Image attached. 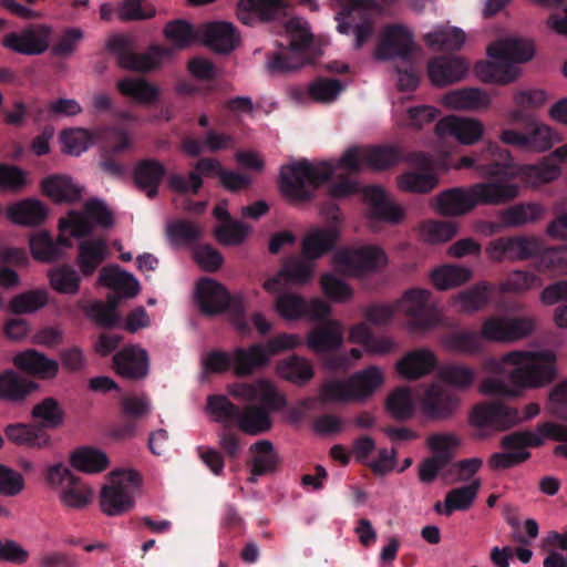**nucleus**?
I'll list each match as a JSON object with an SVG mask.
<instances>
[{"instance_id": "29", "label": "nucleus", "mask_w": 567, "mask_h": 567, "mask_svg": "<svg viewBox=\"0 0 567 567\" xmlns=\"http://www.w3.org/2000/svg\"><path fill=\"white\" fill-rule=\"evenodd\" d=\"M132 142L127 133L121 128L112 130V140H106L101 145L100 167L112 177H121L125 174L126 167L117 157L128 151Z\"/></svg>"}, {"instance_id": "24", "label": "nucleus", "mask_w": 567, "mask_h": 567, "mask_svg": "<svg viewBox=\"0 0 567 567\" xmlns=\"http://www.w3.org/2000/svg\"><path fill=\"white\" fill-rule=\"evenodd\" d=\"M116 126H99L90 131L83 127H73L60 133V142L63 145V152L68 155L79 156L85 152L92 144L112 140V130Z\"/></svg>"}, {"instance_id": "6", "label": "nucleus", "mask_w": 567, "mask_h": 567, "mask_svg": "<svg viewBox=\"0 0 567 567\" xmlns=\"http://www.w3.org/2000/svg\"><path fill=\"white\" fill-rule=\"evenodd\" d=\"M487 55L493 61H481L475 65L480 80L507 84L519 74V68L515 64L528 62L534 55V48L528 40L507 38L489 44Z\"/></svg>"}, {"instance_id": "51", "label": "nucleus", "mask_w": 567, "mask_h": 567, "mask_svg": "<svg viewBox=\"0 0 567 567\" xmlns=\"http://www.w3.org/2000/svg\"><path fill=\"white\" fill-rule=\"evenodd\" d=\"M277 371L281 378L300 386L308 383L313 377L311 363L297 354L279 362Z\"/></svg>"}, {"instance_id": "59", "label": "nucleus", "mask_w": 567, "mask_h": 567, "mask_svg": "<svg viewBox=\"0 0 567 567\" xmlns=\"http://www.w3.org/2000/svg\"><path fill=\"white\" fill-rule=\"evenodd\" d=\"M540 301L547 306L565 301L555 308V323L567 328V280H559L542 290Z\"/></svg>"}, {"instance_id": "18", "label": "nucleus", "mask_w": 567, "mask_h": 567, "mask_svg": "<svg viewBox=\"0 0 567 567\" xmlns=\"http://www.w3.org/2000/svg\"><path fill=\"white\" fill-rule=\"evenodd\" d=\"M51 32L45 24H31L20 32L7 33L3 45L23 55H39L49 49Z\"/></svg>"}, {"instance_id": "9", "label": "nucleus", "mask_w": 567, "mask_h": 567, "mask_svg": "<svg viewBox=\"0 0 567 567\" xmlns=\"http://www.w3.org/2000/svg\"><path fill=\"white\" fill-rule=\"evenodd\" d=\"M141 476L135 470H115L110 473L107 485L100 492V506L109 517L125 515L135 507V495Z\"/></svg>"}, {"instance_id": "13", "label": "nucleus", "mask_w": 567, "mask_h": 567, "mask_svg": "<svg viewBox=\"0 0 567 567\" xmlns=\"http://www.w3.org/2000/svg\"><path fill=\"white\" fill-rule=\"evenodd\" d=\"M534 330L533 317H487L477 333L483 341L513 343L528 338Z\"/></svg>"}, {"instance_id": "35", "label": "nucleus", "mask_w": 567, "mask_h": 567, "mask_svg": "<svg viewBox=\"0 0 567 567\" xmlns=\"http://www.w3.org/2000/svg\"><path fill=\"white\" fill-rule=\"evenodd\" d=\"M458 396L440 385H432L424 392L423 409L432 419H449L458 409Z\"/></svg>"}, {"instance_id": "20", "label": "nucleus", "mask_w": 567, "mask_h": 567, "mask_svg": "<svg viewBox=\"0 0 567 567\" xmlns=\"http://www.w3.org/2000/svg\"><path fill=\"white\" fill-rule=\"evenodd\" d=\"M226 169L220 162L214 157H202L195 165V171H189L188 176L172 174L168 178V187L178 194L197 195L203 187L204 181L200 177H220Z\"/></svg>"}, {"instance_id": "61", "label": "nucleus", "mask_w": 567, "mask_h": 567, "mask_svg": "<svg viewBox=\"0 0 567 567\" xmlns=\"http://www.w3.org/2000/svg\"><path fill=\"white\" fill-rule=\"evenodd\" d=\"M386 410L391 417L398 421H406L414 415V402L406 386H400L390 392L386 400Z\"/></svg>"}, {"instance_id": "14", "label": "nucleus", "mask_w": 567, "mask_h": 567, "mask_svg": "<svg viewBox=\"0 0 567 567\" xmlns=\"http://www.w3.org/2000/svg\"><path fill=\"white\" fill-rule=\"evenodd\" d=\"M559 174L558 164L550 162L549 158H545L538 164L518 165L513 163L512 155H509V159L503 162L497 179L493 181L503 184H515L514 179L519 178L524 184L537 187L557 179Z\"/></svg>"}, {"instance_id": "30", "label": "nucleus", "mask_w": 567, "mask_h": 567, "mask_svg": "<svg viewBox=\"0 0 567 567\" xmlns=\"http://www.w3.org/2000/svg\"><path fill=\"white\" fill-rule=\"evenodd\" d=\"M113 369L122 379L140 380L148 371L147 352L140 347L128 346L113 354Z\"/></svg>"}, {"instance_id": "23", "label": "nucleus", "mask_w": 567, "mask_h": 567, "mask_svg": "<svg viewBox=\"0 0 567 567\" xmlns=\"http://www.w3.org/2000/svg\"><path fill=\"white\" fill-rule=\"evenodd\" d=\"M506 159H508V151L496 142H488L480 154L461 156L458 167L476 169L484 177L497 181L503 162Z\"/></svg>"}, {"instance_id": "53", "label": "nucleus", "mask_w": 567, "mask_h": 567, "mask_svg": "<svg viewBox=\"0 0 567 567\" xmlns=\"http://www.w3.org/2000/svg\"><path fill=\"white\" fill-rule=\"evenodd\" d=\"M547 95L545 91L539 89L523 90L516 92L513 96L515 110L512 111L511 117L514 122H523L533 118L528 112L537 110L546 102Z\"/></svg>"}, {"instance_id": "32", "label": "nucleus", "mask_w": 567, "mask_h": 567, "mask_svg": "<svg viewBox=\"0 0 567 567\" xmlns=\"http://www.w3.org/2000/svg\"><path fill=\"white\" fill-rule=\"evenodd\" d=\"M199 39L205 45L217 53H229L239 43L238 33L231 23L225 21L210 22L199 29Z\"/></svg>"}, {"instance_id": "62", "label": "nucleus", "mask_w": 567, "mask_h": 567, "mask_svg": "<svg viewBox=\"0 0 567 567\" xmlns=\"http://www.w3.org/2000/svg\"><path fill=\"white\" fill-rule=\"evenodd\" d=\"M31 416L41 421L40 426L56 429L64 423V410L54 398H45L33 405Z\"/></svg>"}, {"instance_id": "25", "label": "nucleus", "mask_w": 567, "mask_h": 567, "mask_svg": "<svg viewBox=\"0 0 567 567\" xmlns=\"http://www.w3.org/2000/svg\"><path fill=\"white\" fill-rule=\"evenodd\" d=\"M238 19L243 24L252 27L257 21H269L288 16L287 0H240Z\"/></svg>"}, {"instance_id": "45", "label": "nucleus", "mask_w": 567, "mask_h": 567, "mask_svg": "<svg viewBox=\"0 0 567 567\" xmlns=\"http://www.w3.org/2000/svg\"><path fill=\"white\" fill-rule=\"evenodd\" d=\"M41 192L54 203H75L81 199L83 187L70 177L53 175L42 179Z\"/></svg>"}, {"instance_id": "47", "label": "nucleus", "mask_w": 567, "mask_h": 567, "mask_svg": "<svg viewBox=\"0 0 567 567\" xmlns=\"http://www.w3.org/2000/svg\"><path fill=\"white\" fill-rule=\"evenodd\" d=\"M443 103L453 110L475 111L486 109L489 103L488 95L477 87H463L451 91L443 97Z\"/></svg>"}, {"instance_id": "31", "label": "nucleus", "mask_w": 567, "mask_h": 567, "mask_svg": "<svg viewBox=\"0 0 567 567\" xmlns=\"http://www.w3.org/2000/svg\"><path fill=\"white\" fill-rule=\"evenodd\" d=\"M468 71V64L461 56H435L427 63V76L435 86L456 83Z\"/></svg>"}, {"instance_id": "43", "label": "nucleus", "mask_w": 567, "mask_h": 567, "mask_svg": "<svg viewBox=\"0 0 567 567\" xmlns=\"http://www.w3.org/2000/svg\"><path fill=\"white\" fill-rule=\"evenodd\" d=\"M250 451L255 454L250 461V483H256V477L272 474L277 471L280 458L269 440L256 442L250 446Z\"/></svg>"}, {"instance_id": "60", "label": "nucleus", "mask_w": 567, "mask_h": 567, "mask_svg": "<svg viewBox=\"0 0 567 567\" xmlns=\"http://www.w3.org/2000/svg\"><path fill=\"white\" fill-rule=\"evenodd\" d=\"M49 301L47 290L33 289L22 293L14 295L8 303L13 315L33 313L47 306Z\"/></svg>"}, {"instance_id": "36", "label": "nucleus", "mask_w": 567, "mask_h": 567, "mask_svg": "<svg viewBox=\"0 0 567 567\" xmlns=\"http://www.w3.org/2000/svg\"><path fill=\"white\" fill-rule=\"evenodd\" d=\"M13 364L20 371L39 379H54L59 371V363L49 359L35 349L24 350L13 358Z\"/></svg>"}, {"instance_id": "17", "label": "nucleus", "mask_w": 567, "mask_h": 567, "mask_svg": "<svg viewBox=\"0 0 567 567\" xmlns=\"http://www.w3.org/2000/svg\"><path fill=\"white\" fill-rule=\"evenodd\" d=\"M371 0H346L343 11L338 13L337 30L340 34L354 33V49L359 50L373 34V23L370 18L362 17L357 21L355 13L367 9Z\"/></svg>"}, {"instance_id": "48", "label": "nucleus", "mask_w": 567, "mask_h": 567, "mask_svg": "<svg viewBox=\"0 0 567 567\" xmlns=\"http://www.w3.org/2000/svg\"><path fill=\"white\" fill-rule=\"evenodd\" d=\"M444 349L466 355H476L484 349L477 331L463 329L449 332L442 339Z\"/></svg>"}, {"instance_id": "28", "label": "nucleus", "mask_w": 567, "mask_h": 567, "mask_svg": "<svg viewBox=\"0 0 567 567\" xmlns=\"http://www.w3.org/2000/svg\"><path fill=\"white\" fill-rule=\"evenodd\" d=\"M484 126L476 118L445 116L436 122L435 134L441 138L452 136L462 144H473L481 138Z\"/></svg>"}, {"instance_id": "46", "label": "nucleus", "mask_w": 567, "mask_h": 567, "mask_svg": "<svg viewBox=\"0 0 567 567\" xmlns=\"http://www.w3.org/2000/svg\"><path fill=\"white\" fill-rule=\"evenodd\" d=\"M100 284L109 287L113 292L124 296V298H134L140 286L134 276L118 266H109L102 268L99 276Z\"/></svg>"}, {"instance_id": "34", "label": "nucleus", "mask_w": 567, "mask_h": 567, "mask_svg": "<svg viewBox=\"0 0 567 567\" xmlns=\"http://www.w3.org/2000/svg\"><path fill=\"white\" fill-rule=\"evenodd\" d=\"M436 364V357L432 351L419 348L405 353L396 363V370L404 379L417 380L433 372Z\"/></svg>"}, {"instance_id": "8", "label": "nucleus", "mask_w": 567, "mask_h": 567, "mask_svg": "<svg viewBox=\"0 0 567 567\" xmlns=\"http://www.w3.org/2000/svg\"><path fill=\"white\" fill-rule=\"evenodd\" d=\"M196 302L206 317H215L223 312L229 313L231 323L241 333L249 332V323L245 317V302L240 295H231L215 279L204 278L196 286Z\"/></svg>"}, {"instance_id": "4", "label": "nucleus", "mask_w": 567, "mask_h": 567, "mask_svg": "<svg viewBox=\"0 0 567 567\" xmlns=\"http://www.w3.org/2000/svg\"><path fill=\"white\" fill-rule=\"evenodd\" d=\"M519 196L517 184L494 181L476 183L470 187H452L436 196V210L444 216H462L477 205H501Z\"/></svg>"}, {"instance_id": "19", "label": "nucleus", "mask_w": 567, "mask_h": 567, "mask_svg": "<svg viewBox=\"0 0 567 567\" xmlns=\"http://www.w3.org/2000/svg\"><path fill=\"white\" fill-rule=\"evenodd\" d=\"M107 48L116 54L117 64L125 70L137 72H146L153 70L161 63L162 58L166 53L164 49L153 47L147 53L137 54L131 50L130 42L123 37L112 38Z\"/></svg>"}, {"instance_id": "38", "label": "nucleus", "mask_w": 567, "mask_h": 567, "mask_svg": "<svg viewBox=\"0 0 567 567\" xmlns=\"http://www.w3.org/2000/svg\"><path fill=\"white\" fill-rule=\"evenodd\" d=\"M6 437L16 445L44 449L51 444V439L44 427L38 424L12 423L4 429Z\"/></svg>"}, {"instance_id": "40", "label": "nucleus", "mask_w": 567, "mask_h": 567, "mask_svg": "<svg viewBox=\"0 0 567 567\" xmlns=\"http://www.w3.org/2000/svg\"><path fill=\"white\" fill-rule=\"evenodd\" d=\"M495 291V286L487 281H480L454 296V305L458 311L472 315L487 307Z\"/></svg>"}, {"instance_id": "11", "label": "nucleus", "mask_w": 567, "mask_h": 567, "mask_svg": "<svg viewBox=\"0 0 567 567\" xmlns=\"http://www.w3.org/2000/svg\"><path fill=\"white\" fill-rule=\"evenodd\" d=\"M337 270L347 277L363 278L388 264V256L382 248L373 245L361 248H341L332 256Z\"/></svg>"}, {"instance_id": "15", "label": "nucleus", "mask_w": 567, "mask_h": 567, "mask_svg": "<svg viewBox=\"0 0 567 567\" xmlns=\"http://www.w3.org/2000/svg\"><path fill=\"white\" fill-rule=\"evenodd\" d=\"M426 443L434 455L419 465V480L423 483H432L441 470L451 463L453 449L458 446L460 441L451 433H435L426 439Z\"/></svg>"}, {"instance_id": "16", "label": "nucleus", "mask_w": 567, "mask_h": 567, "mask_svg": "<svg viewBox=\"0 0 567 567\" xmlns=\"http://www.w3.org/2000/svg\"><path fill=\"white\" fill-rule=\"evenodd\" d=\"M523 123H525L523 133L504 130L501 134L502 142L528 151H546L554 146L555 133L548 125L534 118L525 120Z\"/></svg>"}, {"instance_id": "64", "label": "nucleus", "mask_w": 567, "mask_h": 567, "mask_svg": "<svg viewBox=\"0 0 567 567\" xmlns=\"http://www.w3.org/2000/svg\"><path fill=\"white\" fill-rule=\"evenodd\" d=\"M313 260L292 256L285 261L281 269V276H286V282L305 285L312 280Z\"/></svg>"}, {"instance_id": "26", "label": "nucleus", "mask_w": 567, "mask_h": 567, "mask_svg": "<svg viewBox=\"0 0 567 567\" xmlns=\"http://www.w3.org/2000/svg\"><path fill=\"white\" fill-rule=\"evenodd\" d=\"M363 197L369 206L367 215L371 220L396 225L404 217L401 207L389 199L386 192L380 186H365Z\"/></svg>"}, {"instance_id": "54", "label": "nucleus", "mask_w": 567, "mask_h": 567, "mask_svg": "<svg viewBox=\"0 0 567 567\" xmlns=\"http://www.w3.org/2000/svg\"><path fill=\"white\" fill-rule=\"evenodd\" d=\"M543 214L542 207L536 203L515 204L509 208L503 209L498 215V220L505 227H516L537 221Z\"/></svg>"}, {"instance_id": "12", "label": "nucleus", "mask_w": 567, "mask_h": 567, "mask_svg": "<svg viewBox=\"0 0 567 567\" xmlns=\"http://www.w3.org/2000/svg\"><path fill=\"white\" fill-rule=\"evenodd\" d=\"M49 485L62 486L59 499L65 508L82 509L91 503L92 491L63 463L49 466L45 474Z\"/></svg>"}, {"instance_id": "1", "label": "nucleus", "mask_w": 567, "mask_h": 567, "mask_svg": "<svg viewBox=\"0 0 567 567\" xmlns=\"http://www.w3.org/2000/svg\"><path fill=\"white\" fill-rule=\"evenodd\" d=\"M556 354L549 350L523 351L513 350L505 353L497 363V370L507 372L513 386L497 378H486L481 382L480 392L494 396L493 401L478 403L472 408L470 424L478 429L488 427L498 432L512 429L522 422L519 411L507 405L504 399L520 395L523 389L547 385L556 378Z\"/></svg>"}, {"instance_id": "39", "label": "nucleus", "mask_w": 567, "mask_h": 567, "mask_svg": "<svg viewBox=\"0 0 567 567\" xmlns=\"http://www.w3.org/2000/svg\"><path fill=\"white\" fill-rule=\"evenodd\" d=\"M107 256L109 247L104 238L82 239L78 244L76 265L84 277L91 276Z\"/></svg>"}, {"instance_id": "41", "label": "nucleus", "mask_w": 567, "mask_h": 567, "mask_svg": "<svg viewBox=\"0 0 567 567\" xmlns=\"http://www.w3.org/2000/svg\"><path fill=\"white\" fill-rule=\"evenodd\" d=\"M306 343H308L310 350L317 353L334 351L342 343V327L336 320L321 323L308 333Z\"/></svg>"}, {"instance_id": "5", "label": "nucleus", "mask_w": 567, "mask_h": 567, "mask_svg": "<svg viewBox=\"0 0 567 567\" xmlns=\"http://www.w3.org/2000/svg\"><path fill=\"white\" fill-rule=\"evenodd\" d=\"M431 291L421 288L409 289L395 305L374 303L364 309V318L371 324H386L396 311L409 317L413 331H426L441 322L440 310L431 302Z\"/></svg>"}, {"instance_id": "56", "label": "nucleus", "mask_w": 567, "mask_h": 567, "mask_svg": "<svg viewBox=\"0 0 567 567\" xmlns=\"http://www.w3.org/2000/svg\"><path fill=\"white\" fill-rule=\"evenodd\" d=\"M472 277V271L457 265H443L432 271L431 280L439 290H449L453 287H460L467 282Z\"/></svg>"}, {"instance_id": "44", "label": "nucleus", "mask_w": 567, "mask_h": 567, "mask_svg": "<svg viewBox=\"0 0 567 567\" xmlns=\"http://www.w3.org/2000/svg\"><path fill=\"white\" fill-rule=\"evenodd\" d=\"M265 346L251 344L249 348H236L231 353L233 371L240 378L248 377L259 367L268 363Z\"/></svg>"}, {"instance_id": "22", "label": "nucleus", "mask_w": 567, "mask_h": 567, "mask_svg": "<svg viewBox=\"0 0 567 567\" xmlns=\"http://www.w3.org/2000/svg\"><path fill=\"white\" fill-rule=\"evenodd\" d=\"M406 161L422 171H410L399 177L398 184L401 190L409 193L426 194L432 190L437 178L434 173L429 171L432 165V158L423 152L410 153Z\"/></svg>"}, {"instance_id": "55", "label": "nucleus", "mask_w": 567, "mask_h": 567, "mask_svg": "<svg viewBox=\"0 0 567 567\" xmlns=\"http://www.w3.org/2000/svg\"><path fill=\"white\" fill-rule=\"evenodd\" d=\"M481 481H472L468 485H463L451 489L444 499V516L450 517L454 511H466L475 502L480 491Z\"/></svg>"}, {"instance_id": "57", "label": "nucleus", "mask_w": 567, "mask_h": 567, "mask_svg": "<svg viewBox=\"0 0 567 567\" xmlns=\"http://www.w3.org/2000/svg\"><path fill=\"white\" fill-rule=\"evenodd\" d=\"M350 389L355 400H362L371 395L383 383L381 370L375 367L367 368L348 379Z\"/></svg>"}, {"instance_id": "63", "label": "nucleus", "mask_w": 567, "mask_h": 567, "mask_svg": "<svg viewBox=\"0 0 567 567\" xmlns=\"http://www.w3.org/2000/svg\"><path fill=\"white\" fill-rule=\"evenodd\" d=\"M439 378L444 384L466 390L475 381L476 372L465 364L447 363L439 370Z\"/></svg>"}, {"instance_id": "37", "label": "nucleus", "mask_w": 567, "mask_h": 567, "mask_svg": "<svg viewBox=\"0 0 567 567\" xmlns=\"http://www.w3.org/2000/svg\"><path fill=\"white\" fill-rule=\"evenodd\" d=\"M6 213L14 225L39 226L45 223L49 209L37 198H24L8 206Z\"/></svg>"}, {"instance_id": "7", "label": "nucleus", "mask_w": 567, "mask_h": 567, "mask_svg": "<svg viewBox=\"0 0 567 567\" xmlns=\"http://www.w3.org/2000/svg\"><path fill=\"white\" fill-rule=\"evenodd\" d=\"M415 50L413 33L398 24L385 28L378 45H375L373 54L375 60L389 61L399 58L409 64L404 70L398 68V87L400 91L410 92L417 86L419 78L413 66Z\"/></svg>"}, {"instance_id": "58", "label": "nucleus", "mask_w": 567, "mask_h": 567, "mask_svg": "<svg viewBox=\"0 0 567 567\" xmlns=\"http://www.w3.org/2000/svg\"><path fill=\"white\" fill-rule=\"evenodd\" d=\"M465 40L466 35L458 28H440L424 37L427 48L440 51L460 50Z\"/></svg>"}, {"instance_id": "49", "label": "nucleus", "mask_w": 567, "mask_h": 567, "mask_svg": "<svg viewBox=\"0 0 567 567\" xmlns=\"http://www.w3.org/2000/svg\"><path fill=\"white\" fill-rule=\"evenodd\" d=\"M107 454L93 446H81L71 454V465L75 471L93 474L106 471Z\"/></svg>"}, {"instance_id": "52", "label": "nucleus", "mask_w": 567, "mask_h": 567, "mask_svg": "<svg viewBox=\"0 0 567 567\" xmlns=\"http://www.w3.org/2000/svg\"><path fill=\"white\" fill-rule=\"evenodd\" d=\"M117 90L122 96H128L142 104H151L158 97L157 86L144 79L125 78L118 80Z\"/></svg>"}, {"instance_id": "27", "label": "nucleus", "mask_w": 567, "mask_h": 567, "mask_svg": "<svg viewBox=\"0 0 567 567\" xmlns=\"http://www.w3.org/2000/svg\"><path fill=\"white\" fill-rule=\"evenodd\" d=\"M40 385L16 370H3L0 373V401L13 405H22Z\"/></svg>"}, {"instance_id": "21", "label": "nucleus", "mask_w": 567, "mask_h": 567, "mask_svg": "<svg viewBox=\"0 0 567 567\" xmlns=\"http://www.w3.org/2000/svg\"><path fill=\"white\" fill-rule=\"evenodd\" d=\"M537 251V239L523 236L493 239L485 248L488 259L496 262H501L504 259L525 260L536 255Z\"/></svg>"}, {"instance_id": "10", "label": "nucleus", "mask_w": 567, "mask_h": 567, "mask_svg": "<svg viewBox=\"0 0 567 567\" xmlns=\"http://www.w3.org/2000/svg\"><path fill=\"white\" fill-rule=\"evenodd\" d=\"M287 47L267 56V71L270 75H282L305 65L309 58L307 54L312 45V34L301 28L300 22L291 19L287 22Z\"/></svg>"}, {"instance_id": "2", "label": "nucleus", "mask_w": 567, "mask_h": 567, "mask_svg": "<svg viewBox=\"0 0 567 567\" xmlns=\"http://www.w3.org/2000/svg\"><path fill=\"white\" fill-rule=\"evenodd\" d=\"M399 158V151L392 147H353L346 151L336 164H311L301 159L284 165L278 186L288 203H309L313 199L316 189L336 176L337 179L328 186V196L332 199L347 198L358 192V184L347 175H338V169H346L350 174L360 173L364 167L382 171L398 163Z\"/></svg>"}, {"instance_id": "42", "label": "nucleus", "mask_w": 567, "mask_h": 567, "mask_svg": "<svg viewBox=\"0 0 567 567\" xmlns=\"http://www.w3.org/2000/svg\"><path fill=\"white\" fill-rule=\"evenodd\" d=\"M166 174L165 166L155 158L138 161L133 177L136 186L146 192L148 198L157 196V189Z\"/></svg>"}, {"instance_id": "3", "label": "nucleus", "mask_w": 567, "mask_h": 567, "mask_svg": "<svg viewBox=\"0 0 567 567\" xmlns=\"http://www.w3.org/2000/svg\"><path fill=\"white\" fill-rule=\"evenodd\" d=\"M230 393L247 402H259L240 409L237 422L239 430L249 435L267 433L271 427L270 412L285 406V399L266 379L252 383L233 385Z\"/></svg>"}, {"instance_id": "50", "label": "nucleus", "mask_w": 567, "mask_h": 567, "mask_svg": "<svg viewBox=\"0 0 567 567\" xmlns=\"http://www.w3.org/2000/svg\"><path fill=\"white\" fill-rule=\"evenodd\" d=\"M165 233L174 248L192 247L204 236L202 227L185 218L172 220Z\"/></svg>"}, {"instance_id": "33", "label": "nucleus", "mask_w": 567, "mask_h": 567, "mask_svg": "<svg viewBox=\"0 0 567 567\" xmlns=\"http://www.w3.org/2000/svg\"><path fill=\"white\" fill-rule=\"evenodd\" d=\"M339 236V227L336 226L311 229L302 239V256L308 260H318L336 248Z\"/></svg>"}]
</instances>
